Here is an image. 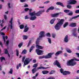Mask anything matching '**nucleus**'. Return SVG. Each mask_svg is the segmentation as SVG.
I'll return each instance as SVG.
<instances>
[{"label": "nucleus", "mask_w": 79, "mask_h": 79, "mask_svg": "<svg viewBox=\"0 0 79 79\" xmlns=\"http://www.w3.org/2000/svg\"><path fill=\"white\" fill-rule=\"evenodd\" d=\"M77 3V1L75 0H70L68 1V4L69 5H75Z\"/></svg>", "instance_id": "423d86ee"}, {"label": "nucleus", "mask_w": 79, "mask_h": 79, "mask_svg": "<svg viewBox=\"0 0 79 79\" xmlns=\"http://www.w3.org/2000/svg\"><path fill=\"white\" fill-rule=\"evenodd\" d=\"M26 53H27V51H26V50L24 49L22 53V54H26Z\"/></svg>", "instance_id": "c85d7f7f"}, {"label": "nucleus", "mask_w": 79, "mask_h": 79, "mask_svg": "<svg viewBox=\"0 0 79 79\" xmlns=\"http://www.w3.org/2000/svg\"><path fill=\"white\" fill-rule=\"evenodd\" d=\"M0 45H1L2 47H3V44H2V42H1V41H0Z\"/></svg>", "instance_id": "e2e57ef3"}, {"label": "nucleus", "mask_w": 79, "mask_h": 79, "mask_svg": "<svg viewBox=\"0 0 79 79\" xmlns=\"http://www.w3.org/2000/svg\"><path fill=\"white\" fill-rule=\"evenodd\" d=\"M66 50L68 53H71V52H72V51L70 50V49L68 48H66Z\"/></svg>", "instance_id": "393cba45"}, {"label": "nucleus", "mask_w": 79, "mask_h": 79, "mask_svg": "<svg viewBox=\"0 0 79 79\" xmlns=\"http://www.w3.org/2000/svg\"><path fill=\"white\" fill-rule=\"evenodd\" d=\"M62 74H63V75L66 76V75H68V74H71V72L69 71H65Z\"/></svg>", "instance_id": "f8f14e48"}, {"label": "nucleus", "mask_w": 79, "mask_h": 79, "mask_svg": "<svg viewBox=\"0 0 79 79\" xmlns=\"http://www.w3.org/2000/svg\"><path fill=\"white\" fill-rule=\"evenodd\" d=\"M69 26H70V27H76V23H71L70 24V25H69Z\"/></svg>", "instance_id": "ddd939ff"}, {"label": "nucleus", "mask_w": 79, "mask_h": 79, "mask_svg": "<svg viewBox=\"0 0 79 79\" xmlns=\"http://www.w3.org/2000/svg\"><path fill=\"white\" fill-rule=\"evenodd\" d=\"M13 69H10V71L9 72V73H10V74H13Z\"/></svg>", "instance_id": "ea45409f"}, {"label": "nucleus", "mask_w": 79, "mask_h": 79, "mask_svg": "<svg viewBox=\"0 0 79 79\" xmlns=\"http://www.w3.org/2000/svg\"><path fill=\"white\" fill-rule=\"evenodd\" d=\"M45 58V56H40L39 57V59H42V58Z\"/></svg>", "instance_id": "a19ab883"}, {"label": "nucleus", "mask_w": 79, "mask_h": 79, "mask_svg": "<svg viewBox=\"0 0 79 79\" xmlns=\"http://www.w3.org/2000/svg\"><path fill=\"white\" fill-rule=\"evenodd\" d=\"M2 37L4 40V43H5V38L6 39V40H7L8 37L7 36H3Z\"/></svg>", "instance_id": "a878e982"}, {"label": "nucleus", "mask_w": 79, "mask_h": 79, "mask_svg": "<svg viewBox=\"0 0 79 79\" xmlns=\"http://www.w3.org/2000/svg\"><path fill=\"white\" fill-rule=\"evenodd\" d=\"M64 41L65 42L67 43L68 42V36L66 35L64 39Z\"/></svg>", "instance_id": "2eb2a0df"}, {"label": "nucleus", "mask_w": 79, "mask_h": 79, "mask_svg": "<svg viewBox=\"0 0 79 79\" xmlns=\"http://www.w3.org/2000/svg\"><path fill=\"white\" fill-rule=\"evenodd\" d=\"M9 43V40H8L7 41L6 43V46H8V45Z\"/></svg>", "instance_id": "3c124183"}, {"label": "nucleus", "mask_w": 79, "mask_h": 79, "mask_svg": "<svg viewBox=\"0 0 79 79\" xmlns=\"http://www.w3.org/2000/svg\"><path fill=\"white\" fill-rule=\"evenodd\" d=\"M4 16L5 19L6 20L7 19V17L6 16V15H4Z\"/></svg>", "instance_id": "864d4df0"}, {"label": "nucleus", "mask_w": 79, "mask_h": 79, "mask_svg": "<svg viewBox=\"0 0 79 79\" xmlns=\"http://www.w3.org/2000/svg\"><path fill=\"white\" fill-rule=\"evenodd\" d=\"M75 54L77 56V57L79 58V53H76Z\"/></svg>", "instance_id": "680f3d73"}, {"label": "nucleus", "mask_w": 79, "mask_h": 79, "mask_svg": "<svg viewBox=\"0 0 79 79\" xmlns=\"http://www.w3.org/2000/svg\"><path fill=\"white\" fill-rule=\"evenodd\" d=\"M56 5H60L61 6L63 7H64V5H63V3H61L60 2H58L56 3Z\"/></svg>", "instance_id": "dca6fc26"}, {"label": "nucleus", "mask_w": 79, "mask_h": 79, "mask_svg": "<svg viewBox=\"0 0 79 79\" xmlns=\"http://www.w3.org/2000/svg\"><path fill=\"white\" fill-rule=\"evenodd\" d=\"M60 15V13H56L52 15V17H57Z\"/></svg>", "instance_id": "a211bd4d"}, {"label": "nucleus", "mask_w": 79, "mask_h": 79, "mask_svg": "<svg viewBox=\"0 0 79 79\" xmlns=\"http://www.w3.org/2000/svg\"><path fill=\"white\" fill-rule=\"evenodd\" d=\"M69 11H70V10H64V12L65 13H69Z\"/></svg>", "instance_id": "e433bc0d"}, {"label": "nucleus", "mask_w": 79, "mask_h": 79, "mask_svg": "<svg viewBox=\"0 0 79 79\" xmlns=\"http://www.w3.org/2000/svg\"><path fill=\"white\" fill-rule=\"evenodd\" d=\"M8 6L9 8H11V7H10V3H8Z\"/></svg>", "instance_id": "69168bd1"}, {"label": "nucleus", "mask_w": 79, "mask_h": 79, "mask_svg": "<svg viewBox=\"0 0 79 79\" xmlns=\"http://www.w3.org/2000/svg\"><path fill=\"white\" fill-rule=\"evenodd\" d=\"M33 48H34V46H32L31 48H30L29 51V52H31V51L32 50H33Z\"/></svg>", "instance_id": "f704fd0d"}, {"label": "nucleus", "mask_w": 79, "mask_h": 79, "mask_svg": "<svg viewBox=\"0 0 79 79\" xmlns=\"http://www.w3.org/2000/svg\"><path fill=\"white\" fill-rule=\"evenodd\" d=\"M29 10V8H26L25 9V11H28Z\"/></svg>", "instance_id": "13d9d810"}, {"label": "nucleus", "mask_w": 79, "mask_h": 79, "mask_svg": "<svg viewBox=\"0 0 79 79\" xmlns=\"http://www.w3.org/2000/svg\"><path fill=\"white\" fill-rule=\"evenodd\" d=\"M75 13H79V10L75 11Z\"/></svg>", "instance_id": "5fc2aeb1"}, {"label": "nucleus", "mask_w": 79, "mask_h": 79, "mask_svg": "<svg viewBox=\"0 0 79 79\" xmlns=\"http://www.w3.org/2000/svg\"><path fill=\"white\" fill-rule=\"evenodd\" d=\"M39 8H44V6H39Z\"/></svg>", "instance_id": "338daca9"}, {"label": "nucleus", "mask_w": 79, "mask_h": 79, "mask_svg": "<svg viewBox=\"0 0 79 79\" xmlns=\"http://www.w3.org/2000/svg\"><path fill=\"white\" fill-rule=\"evenodd\" d=\"M29 19V17H28V16L27 15L25 17V19Z\"/></svg>", "instance_id": "052dcab7"}, {"label": "nucleus", "mask_w": 79, "mask_h": 79, "mask_svg": "<svg viewBox=\"0 0 79 79\" xmlns=\"http://www.w3.org/2000/svg\"><path fill=\"white\" fill-rule=\"evenodd\" d=\"M36 52L38 55H40L42 54L43 52L42 50L39 49H36Z\"/></svg>", "instance_id": "6e6552de"}, {"label": "nucleus", "mask_w": 79, "mask_h": 79, "mask_svg": "<svg viewBox=\"0 0 79 79\" xmlns=\"http://www.w3.org/2000/svg\"><path fill=\"white\" fill-rule=\"evenodd\" d=\"M19 27L21 29H22L24 27V26L23 25H21L19 26Z\"/></svg>", "instance_id": "7c9ffc66"}, {"label": "nucleus", "mask_w": 79, "mask_h": 79, "mask_svg": "<svg viewBox=\"0 0 79 79\" xmlns=\"http://www.w3.org/2000/svg\"><path fill=\"white\" fill-rule=\"evenodd\" d=\"M36 18H37L36 16H35L30 18V20H31L32 21H34V20H35Z\"/></svg>", "instance_id": "6ab92c4d"}, {"label": "nucleus", "mask_w": 79, "mask_h": 79, "mask_svg": "<svg viewBox=\"0 0 79 79\" xmlns=\"http://www.w3.org/2000/svg\"><path fill=\"white\" fill-rule=\"evenodd\" d=\"M42 73L43 74H46L48 73V71H42Z\"/></svg>", "instance_id": "b1692460"}, {"label": "nucleus", "mask_w": 79, "mask_h": 79, "mask_svg": "<svg viewBox=\"0 0 79 79\" xmlns=\"http://www.w3.org/2000/svg\"><path fill=\"white\" fill-rule=\"evenodd\" d=\"M73 14V12L72 11H70V13L68 14V15L69 16H72Z\"/></svg>", "instance_id": "c9c22d12"}, {"label": "nucleus", "mask_w": 79, "mask_h": 79, "mask_svg": "<svg viewBox=\"0 0 79 79\" xmlns=\"http://www.w3.org/2000/svg\"><path fill=\"white\" fill-rule=\"evenodd\" d=\"M31 44V40H30L28 42V44L27 45V47H29V46L30 45V44Z\"/></svg>", "instance_id": "de8ad7c7"}, {"label": "nucleus", "mask_w": 79, "mask_h": 79, "mask_svg": "<svg viewBox=\"0 0 79 79\" xmlns=\"http://www.w3.org/2000/svg\"><path fill=\"white\" fill-rule=\"evenodd\" d=\"M55 73V71H51V72L49 73V74H53Z\"/></svg>", "instance_id": "c03bdc74"}, {"label": "nucleus", "mask_w": 79, "mask_h": 79, "mask_svg": "<svg viewBox=\"0 0 79 79\" xmlns=\"http://www.w3.org/2000/svg\"><path fill=\"white\" fill-rule=\"evenodd\" d=\"M16 55L17 56H19V51H18V50H16Z\"/></svg>", "instance_id": "a18cd8bd"}, {"label": "nucleus", "mask_w": 79, "mask_h": 79, "mask_svg": "<svg viewBox=\"0 0 79 79\" xmlns=\"http://www.w3.org/2000/svg\"><path fill=\"white\" fill-rule=\"evenodd\" d=\"M67 7L69 9H71L72 8V6L71 5H67Z\"/></svg>", "instance_id": "58836bf2"}, {"label": "nucleus", "mask_w": 79, "mask_h": 79, "mask_svg": "<svg viewBox=\"0 0 79 79\" xmlns=\"http://www.w3.org/2000/svg\"><path fill=\"white\" fill-rule=\"evenodd\" d=\"M54 53H49L48 55L46 56H44L45 58L47 59L48 58H52V55H53V54Z\"/></svg>", "instance_id": "1a4fd4ad"}, {"label": "nucleus", "mask_w": 79, "mask_h": 79, "mask_svg": "<svg viewBox=\"0 0 79 79\" xmlns=\"http://www.w3.org/2000/svg\"><path fill=\"white\" fill-rule=\"evenodd\" d=\"M40 13L42 15V13H44V12H45V10H40Z\"/></svg>", "instance_id": "49530a36"}, {"label": "nucleus", "mask_w": 79, "mask_h": 79, "mask_svg": "<svg viewBox=\"0 0 79 79\" xmlns=\"http://www.w3.org/2000/svg\"><path fill=\"white\" fill-rule=\"evenodd\" d=\"M29 30V27H27L26 28H25L23 31L25 32H27V31Z\"/></svg>", "instance_id": "473e14b6"}, {"label": "nucleus", "mask_w": 79, "mask_h": 79, "mask_svg": "<svg viewBox=\"0 0 79 79\" xmlns=\"http://www.w3.org/2000/svg\"><path fill=\"white\" fill-rule=\"evenodd\" d=\"M31 61H32V59H30L29 58H26L24 62L23 67H24L26 65L29 64Z\"/></svg>", "instance_id": "39448f33"}, {"label": "nucleus", "mask_w": 79, "mask_h": 79, "mask_svg": "<svg viewBox=\"0 0 79 79\" xmlns=\"http://www.w3.org/2000/svg\"><path fill=\"white\" fill-rule=\"evenodd\" d=\"M74 60L77 61H79L78 59L74 58V59H71L70 60L68 61L67 63V64L68 66H73L76 65L77 63L76 62L73 61Z\"/></svg>", "instance_id": "f257e3e1"}, {"label": "nucleus", "mask_w": 79, "mask_h": 79, "mask_svg": "<svg viewBox=\"0 0 79 79\" xmlns=\"http://www.w3.org/2000/svg\"><path fill=\"white\" fill-rule=\"evenodd\" d=\"M23 40H26L27 39V36L26 35L23 36Z\"/></svg>", "instance_id": "72a5a7b5"}, {"label": "nucleus", "mask_w": 79, "mask_h": 79, "mask_svg": "<svg viewBox=\"0 0 79 79\" xmlns=\"http://www.w3.org/2000/svg\"><path fill=\"white\" fill-rule=\"evenodd\" d=\"M48 68H45L43 66H41L40 67H39L37 69L39 70V69H47Z\"/></svg>", "instance_id": "f3484780"}, {"label": "nucleus", "mask_w": 79, "mask_h": 79, "mask_svg": "<svg viewBox=\"0 0 79 79\" xmlns=\"http://www.w3.org/2000/svg\"><path fill=\"white\" fill-rule=\"evenodd\" d=\"M54 65H56L58 67L61 68V65H60V63L58 62V60H56L55 62L54 63Z\"/></svg>", "instance_id": "9b49d317"}, {"label": "nucleus", "mask_w": 79, "mask_h": 79, "mask_svg": "<svg viewBox=\"0 0 79 79\" xmlns=\"http://www.w3.org/2000/svg\"><path fill=\"white\" fill-rule=\"evenodd\" d=\"M36 62V60L35 59H34L33 60V63H35Z\"/></svg>", "instance_id": "0e129e2a"}, {"label": "nucleus", "mask_w": 79, "mask_h": 79, "mask_svg": "<svg viewBox=\"0 0 79 79\" xmlns=\"http://www.w3.org/2000/svg\"><path fill=\"white\" fill-rule=\"evenodd\" d=\"M36 43V48H39V49H42V48H43V47L39 45H38L39 44V40H37Z\"/></svg>", "instance_id": "9d476101"}, {"label": "nucleus", "mask_w": 79, "mask_h": 79, "mask_svg": "<svg viewBox=\"0 0 79 79\" xmlns=\"http://www.w3.org/2000/svg\"><path fill=\"white\" fill-rule=\"evenodd\" d=\"M54 10V7L52 6L48 9L46 10V13H48L50 10Z\"/></svg>", "instance_id": "4468645a"}, {"label": "nucleus", "mask_w": 79, "mask_h": 79, "mask_svg": "<svg viewBox=\"0 0 79 79\" xmlns=\"http://www.w3.org/2000/svg\"><path fill=\"white\" fill-rule=\"evenodd\" d=\"M39 37L37 39V40H40L41 38H42V37H44L45 36V32L43 31L40 32L39 34Z\"/></svg>", "instance_id": "7ed1b4c3"}, {"label": "nucleus", "mask_w": 79, "mask_h": 79, "mask_svg": "<svg viewBox=\"0 0 79 79\" xmlns=\"http://www.w3.org/2000/svg\"><path fill=\"white\" fill-rule=\"evenodd\" d=\"M61 53H62V51H58L56 52V53L55 54V55L56 56H58L59 54H61Z\"/></svg>", "instance_id": "aec40b11"}, {"label": "nucleus", "mask_w": 79, "mask_h": 79, "mask_svg": "<svg viewBox=\"0 0 79 79\" xmlns=\"http://www.w3.org/2000/svg\"><path fill=\"white\" fill-rule=\"evenodd\" d=\"M56 20V19L55 18L53 19H52L50 21V23L51 24H53L54 23V22H55V21Z\"/></svg>", "instance_id": "412c9836"}, {"label": "nucleus", "mask_w": 79, "mask_h": 79, "mask_svg": "<svg viewBox=\"0 0 79 79\" xmlns=\"http://www.w3.org/2000/svg\"><path fill=\"white\" fill-rule=\"evenodd\" d=\"M76 30H77L76 28L74 29L73 30V32H76Z\"/></svg>", "instance_id": "6e6d98bb"}, {"label": "nucleus", "mask_w": 79, "mask_h": 79, "mask_svg": "<svg viewBox=\"0 0 79 79\" xmlns=\"http://www.w3.org/2000/svg\"><path fill=\"white\" fill-rule=\"evenodd\" d=\"M68 25V22H66L64 24V25L63 27L64 28L66 27Z\"/></svg>", "instance_id": "cd10ccee"}, {"label": "nucleus", "mask_w": 79, "mask_h": 79, "mask_svg": "<svg viewBox=\"0 0 79 79\" xmlns=\"http://www.w3.org/2000/svg\"><path fill=\"white\" fill-rule=\"evenodd\" d=\"M13 21V18H11V19L9 21V27H10V30L11 31V29H13V26L12 25V22Z\"/></svg>", "instance_id": "0eeeda50"}, {"label": "nucleus", "mask_w": 79, "mask_h": 79, "mask_svg": "<svg viewBox=\"0 0 79 79\" xmlns=\"http://www.w3.org/2000/svg\"><path fill=\"white\" fill-rule=\"evenodd\" d=\"M60 73L62 74L64 72V71H63V69H61L60 70Z\"/></svg>", "instance_id": "09e8293b"}, {"label": "nucleus", "mask_w": 79, "mask_h": 79, "mask_svg": "<svg viewBox=\"0 0 79 79\" xmlns=\"http://www.w3.org/2000/svg\"><path fill=\"white\" fill-rule=\"evenodd\" d=\"M31 71L32 72V74H34L37 71V70L35 68H34Z\"/></svg>", "instance_id": "5701e85b"}, {"label": "nucleus", "mask_w": 79, "mask_h": 79, "mask_svg": "<svg viewBox=\"0 0 79 79\" xmlns=\"http://www.w3.org/2000/svg\"><path fill=\"white\" fill-rule=\"evenodd\" d=\"M26 0H20V2L22 3L23 2H26Z\"/></svg>", "instance_id": "bf43d9fd"}, {"label": "nucleus", "mask_w": 79, "mask_h": 79, "mask_svg": "<svg viewBox=\"0 0 79 79\" xmlns=\"http://www.w3.org/2000/svg\"><path fill=\"white\" fill-rule=\"evenodd\" d=\"M29 15L31 16H40V15L41 13L39 11L37 13H35V12L34 11L32 13H29Z\"/></svg>", "instance_id": "20e7f679"}, {"label": "nucleus", "mask_w": 79, "mask_h": 79, "mask_svg": "<svg viewBox=\"0 0 79 79\" xmlns=\"http://www.w3.org/2000/svg\"><path fill=\"white\" fill-rule=\"evenodd\" d=\"M48 42L49 44H51L52 43V41L51 40V38H48Z\"/></svg>", "instance_id": "4c0bfd02"}, {"label": "nucleus", "mask_w": 79, "mask_h": 79, "mask_svg": "<svg viewBox=\"0 0 79 79\" xmlns=\"http://www.w3.org/2000/svg\"><path fill=\"white\" fill-rule=\"evenodd\" d=\"M38 66V63L34 64L33 66V68H35L37 67Z\"/></svg>", "instance_id": "c756f323"}, {"label": "nucleus", "mask_w": 79, "mask_h": 79, "mask_svg": "<svg viewBox=\"0 0 79 79\" xmlns=\"http://www.w3.org/2000/svg\"><path fill=\"white\" fill-rule=\"evenodd\" d=\"M78 17H79V15L72 17L71 19H70V21L72 20L73 19H76V18H78Z\"/></svg>", "instance_id": "bb28decb"}, {"label": "nucleus", "mask_w": 79, "mask_h": 79, "mask_svg": "<svg viewBox=\"0 0 79 79\" xmlns=\"http://www.w3.org/2000/svg\"><path fill=\"white\" fill-rule=\"evenodd\" d=\"M23 45V43H21L20 44H19L18 46L19 48H21V46Z\"/></svg>", "instance_id": "37998d69"}, {"label": "nucleus", "mask_w": 79, "mask_h": 79, "mask_svg": "<svg viewBox=\"0 0 79 79\" xmlns=\"http://www.w3.org/2000/svg\"><path fill=\"white\" fill-rule=\"evenodd\" d=\"M65 56H68V54L66 53H65L64 55Z\"/></svg>", "instance_id": "774afa93"}, {"label": "nucleus", "mask_w": 79, "mask_h": 79, "mask_svg": "<svg viewBox=\"0 0 79 79\" xmlns=\"http://www.w3.org/2000/svg\"><path fill=\"white\" fill-rule=\"evenodd\" d=\"M5 53L6 54H7L9 57H10V54H9L8 52V50H7V49H5Z\"/></svg>", "instance_id": "4be33fe9"}, {"label": "nucleus", "mask_w": 79, "mask_h": 79, "mask_svg": "<svg viewBox=\"0 0 79 79\" xmlns=\"http://www.w3.org/2000/svg\"><path fill=\"white\" fill-rule=\"evenodd\" d=\"M46 36H47V37H51V35H50V33H47Z\"/></svg>", "instance_id": "79ce46f5"}, {"label": "nucleus", "mask_w": 79, "mask_h": 79, "mask_svg": "<svg viewBox=\"0 0 79 79\" xmlns=\"http://www.w3.org/2000/svg\"><path fill=\"white\" fill-rule=\"evenodd\" d=\"M0 59L1 60V62H2L3 60H5V58L3 57H0Z\"/></svg>", "instance_id": "2f4dec72"}, {"label": "nucleus", "mask_w": 79, "mask_h": 79, "mask_svg": "<svg viewBox=\"0 0 79 79\" xmlns=\"http://www.w3.org/2000/svg\"><path fill=\"white\" fill-rule=\"evenodd\" d=\"M64 21V20L63 19H61L60 22L58 23L55 26V28L56 30L57 31L60 30V27H61V26L63 24V23Z\"/></svg>", "instance_id": "f03ea898"}, {"label": "nucleus", "mask_w": 79, "mask_h": 79, "mask_svg": "<svg viewBox=\"0 0 79 79\" xmlns=\"http://www.w3.org/2000/svg\"><path fill=\"white\" fill-rule=\"evenodd\" d=\"M50 3V1H48L44 2V4H47V3Z\"/></svg>", "instance_id": "8fccbe9b"}, {"label": "nucleus", "mask_w": 79, "mask_h": 79, "mask_svg": "<svg viewBox=\"0 0 79 79\" xmlns=\"http://www.w3.org/2000/svg\"><path fill=\"white\" fill-rule=\"evenodd\" d=\"M55 36H56V35L55 34H52V37L53 38H55Z\"/></svg>", "instance_id": "603ef678"}, {"label": "nucleus", "mask_w": 79, "mask_h": 79, "mask_svg": "<svg viewBox=\"0 0 79 79\" xmlns=\"http://www.w3.org/2000/svg\"><path fill=\"white\" fill-rule=\"evenodd\" d=\"M24 60H25V57L24 56L22 59V62H24Z\"/></svg>", "instance_id": "4d7b16f0"}]
</instances>
